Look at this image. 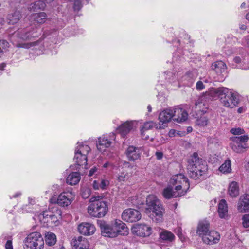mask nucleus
Masks as SVG:
<instances>
[{
    "label": "nucleus",
    "instance_id": "obj_1",
    "mask_svg": "<svg viewBox=\"0 0 249 249\" xmlns=\"http://www.w3.org/2000/svg\"><path fill=\"white\" fill-rule=\"evenodd\" d=\"M144 212L154 222L160 223L163 220L165 209L160 200L155 195L147 196Z\"/></svg>",
    "mask_w": 249,
    "mask_h": 249
},
{
    "label": "nucleus",
    "instance_id": "obj_2",
    "mask_svg": "<svg viewBox=\"0 0 249 249\" xmlns=\"http://www.w3.org/2000/svg\"><path fill=\"white\" fill-rule=\"evenodd\" d=\"M32 28H26L19 29L15 32L10 37V41L17 47H21L28 49L36 45L39 41H35L30 43H22V41L31 40L33 38L38 37L37 34L31 30Z\"/></svg>",
    "mask_w": 249,
    "mask_h": 249
},
{
    "label": "nucleus",
    "instance_id": "obj_3",
    "mask_svg": "<svg viewBox=\"0 0 249 249\" xmlns=\"http://www.w3.org/2000/svg\"><path fill=\"white\" fill-rule=\"evenodd\" d=\"M213 92L217 95L220 103L225 107L233 108L239 103L238 94L231 89L220 87L214 89Z\"/></svg>",
    "mask_w": 249,
    "mask_h": 249
},
{
    "label": "nucleus",
    "instance_id": "obj_4",
    "mask_svg": "<svg viewBox=\"0 0 249 249\" xmlns=\"http://www.w3.org/2000/svg\"><path fill=\"white\" fill-rule=\"evenodd\" d=\"M207 169L205 161L198 157L197 153H194L188 160V176L196 179L204 175Z\"/></svg>",
    "mask_w": 249,
    "mask_h": 249
},
{
    "label": "nucleus",
    "instance_id": "obj_5",
    "mask_svg": "<svg viewBox=\"0 0 249 249\" xmlns=\"http://www.w3.org/2000/svg\"><path fill=\"white\" fill-rule=\"evenodd\" d=\"M101 230L103 236L111 238L115 237L118 235H126L128 231L125 224L117 219L112 221L109 224H101Z\"/></svg>",
    "mask_w": 249,
    "mask_h": 249
},
{
    "label": "nucleus",
    "instance_id": "obj_6",
    "mask_svg": "<svg viewBox=\"0 0 249 249\" xmlns=\"http://www.w3.org/2000/svg\"><path fill=\"white\" fill-rule=\"evenodd\" d=\"M100 196H92L90 199L91 204L88 207V213L95 217H104L108 211L107 203L99 200Z\"/></svg>",
    "mask_w": 249,
    "mask_h": 249
},
{
    "label": "nucleus",
    "instance_id": "obj_7",
    "mask_svg": "<svg viewBox=\"0 0 249 249\" xmlns=\"http://www.w3.org/2000/svg\"><path fill=\"white\" fill-rule=\"evenodd\" d=\"M44 245L43 238L38 232L30 233L24 241V249H43Z\"/></svg>",
    "mask_w": 249,
    "mask_h": 249
},
{
    "label": "nucleus",
    "instance_id": "obj_8",
    "mask_svg": "<svg viewBox=\"0 0 249 249\" xmlns=\"http://www.w3.org/2000/svg\"><path fill=\"white\" fill-rule=\"evenodd\" d=\"M75 150L74 160L78 166L86 165L87 162V155L90 151V147L87 145L79 144Z\"/></svg>",
    "mask_w": 249,
    "mask_h": 249
},
{
    "label": "nucleus",
    "instance_id": "obj_9",
    "mask_svg": "<svg viewBox=\"0 0 249 249\" xmlns=\"http://www.w3.org/2000/svg\"><path fill=\"white\" fill-rule=\"evenodd\" d=\"M131 170L130 164L129 162L121 161L119 166V172L116 175L117 180L120 182H126L132 177V173Z\"/></svg>",
    "mask_w": 249,
    "mask_h": 249
},
{
    "label": "nucleus",
    "instance_id": "obj_10",
    "mask_svg": "<svg viewBox=\"0 0 249 249\" xmlns=\"http://www.w3.org/2000/svg\"><path fill=\"white\" fill-rule=\"evenodd\" d=\"M248 139L247 135L234 137L232 138V142L230 143V146L236 153L243 152L248 147L246 142Z\"/></svg>",
    "mask_w": 249,
    "mask_h": 249
},
{
    "label": "nucleus",
    "instance_id": "obj_11",
    "mask_svg": "<svg viewBox=\"0 0 249 249\" xmlns=\"http://www.w3.org/2000/svg\"><path fill=\"white\" fill-rule=\"evenodd\" d=\"M122 218L126 222H135L141 218V213L136 209H127L123 211Z\"/></svg>",
    "mask_w": 249,
    "mask_h": 249
},
{
    "label": "nucleus",
    "instance_id": "obj_12",
    "mask_svg": "<svg viewBox=\"0 0 249 249\" xmlns=\"http://www.w3.org/2000/svg\"><path fill=\"white\" fill-rule=\"evenodd\" d=\"M115 134L111 133L110 135H104L98 138V142L97 147L100 152H104L106 148L109 147L112 141L115 140Z\"/></svg>",
    "mask_w": 249,
    "mask_h": 249
},
{
    "label": "nucleus",
    "instance_id": "obj_13",
    "mask_svg": "<svg viewBox=\"0 0 249 249\" xmlns=\"http://www.w3.org/2000/svg\"><path fill=\"white\" fill-rule=\"evenodd\" d=\"M75 196V194L71 191L64 192L59 195L57 203L62 207L68 206L74 200Z\"/></svg>",
    "mask_w": 249,
    "mask_h": 249
},
{
    "label": "nucleus",
    "instance_id": "obj_14",
    "mask_svg": "<svg viewBox=\"0 0 249 249\" xmlns=\"http://www.w3.org/2000/svg\"><path fill=\"white\" fill-rule=\"evenodd\" d=\"M173 111V120L178 123L184 122L187 119V111L185 107L180 105L171 108Z\"/></svg>",
    "mask_w": 249,
    "mask_h": 249
},
{
    "label": "nucleus",
    "instance_id": "obj_15",
    "mask_svg": "<svg viewBox=\"0 0 249 249\" xmlns=\"http://www.w3.org/2000/svg\"><path fill=\"white\" fill-rule=\"evenodd\" d=\"M181 188V185H178L175 188L176 191H174L173 187L171 185H169L163 190L162 193L163 196L167 199L173 197L181 196L183 195V193L181 192H178V191H180Z\"/></svg>",
    "mask_w": 249,
    "mask_h": 249
},
{
    "label": "nucleus",
    "instance_id": "obj_16",
    "mask_svg": "<svg viewBox=\"0 0 249 249\" xmlns=\"http://www.w3.org/2000/svg\"><path fill=\"white\" fill-rule=\"evenodd\" d=\"M132 230L133 233L142 237L149 236L152 233L151 228L144 224H138Z\"/></svg>",
    "mask_w": 249,
    "mask_h": 249
},
{
    "label": "nucleus",
    "instance_id": "obj_17",
    "mask_svg": "<svg viewBox=\"0 0 249 249\" xmlns=\"http://www.w3.org/2000/svg\"><path fill=\"white\" fill-rule=\"evenodd\" d=\"M220 238L219 233L214 231H210L202 237L203 242L208 245L217 243L219 241Z\"/></svg>",
    "mask_w": 249,
    "mask_h": 249
},
{
    "label": "nucleus",
    "instance_id": "obj_18",
    "mask_svg": "<svg viewBox=\"0 0 249 249\" xmlns=\"http://www.w3.org/2000/svg\"><path fill=\"white\" fill-rule=\"evenodd\" d=\"M173 111L172 108L164 110L161 112L159 115V124L163 128L167 126V124L173 119Z\"/></svg>",
    "mask_w": 249,
    "mask_h": 249
},
{
    "label": "nucleus",
    "instance_id": "obj_19",
    "mask_svg": "<svg viewBox=\"0 0 249 249\" xmlns=\"http://www.w3.org/2000/svg\"><path fill=\"white\" fill-rule=\"evenodd\" d=\"M78 230L79 232L84 235L93 234L96 231L94 225L89 223H82L79 225Z\"/></svg>",
    "mask_w": 249,
    "mask_h": 249
},
{
    "label": "nucleus",
    "instance_id": "obj_20",
    "mask_svg": "<svg viewBox=\"0 0 249 249\" xmlns=\"http://www.w3.org/2000/svg\"><path fill=\"white\" fill-rule=\"evenodd\" d=\"M237 209L241 213L249 211V195L245 194L240 197Z\"/></svg>",
    "mask_w": 249,
    "mask_h": 249
},
{
    "label": "nucleus",
    "instance_id": "obj_21",
    "mask_svg": "<svg viewBox=\"0 0 249 249\" xmlns=\"http://www.w3.org/2000/svg\"><path fill=\"white\" fill-rule=\"evenodd\" d=\"M154 127L159 129L163 128V127H161L160 124H158L153 121H148L144 123L141 130V135L142 138L145 140H147L149 138V136L145 135V131L151 129Z\"/></svg>",
    "mask_w": 249,
    "mask_h": 249
},
{
    "label": "nucleus",
    "instance_id": "obj_22",
    "mask_svg": "<svg viewBox=\"0 0 249 249\" xmlns=\"http://www.w3.org/2000/svg\"><path fill=\"white\" fill-rule=\"evenodd\" d=\"M71 244L75 249H88L89 245L87 239L82 236L73 239Z\"/></svg>",
    "mask_w": 249,
    "mask_h": 249
},
{
    "label": "nucleus",
    "instance_id": "obj_23",
    "mask_svg": "<svg viewBox=\"0 0 249 249\" xmlns=\"http://www.w3.org/2000/svg\"><path fill=\"white\" fill-rule=\"evenodd\" d=\"M174 69L172 71H167L164 72L165 78L169 82L172 81L174 82L176 80H178L179 77L180 76V71H179L178 67L175 66Z\"/></svg>",
    "mask_w": 249,
    "mask_h": 249
},
{
    "label": "nucleus",
    "instance_id": "obj_24",
    "mask_svg": "<svg viewBox=\"0 0 249 249\" xmlns=\"http://www.w3.org/2000/svg\"><path fill=\"white\" fill-rule=\"evenodd\" d=\"M134 121H126L121 125H120L117 130L121 136L124 138L130 131L133 128Z\"/></svg>",
    "mask_w": 249,
    "mask_h": 249
},
{
    "label": "nucleus",
    "instance_id": "obj_25",
    "mask_svg": "<svg viewBox=\"0 0 249 249\" xmlns=\"http://www.w3.org/2000/svg\"><path fill=\"white\" fill-rule=\"evenodd\" d=\"M126 154L129 160L134 161L139 158L140 151L138 148L130 146L127 148Z\"/></svg>",
    "mask_w": 249,
    "mask_h": 249
},
{
    "label": "nucleus",
    "instance_id": "obj_26",
    "mask_svg": "<svg viewBox=\"0 0 249 249\" xmlns=\"http://www.w3.org/2000/svg\"><path fill=\"white\" fill-rule=\"evenodd\" d=\"M209 223L206 220L200 221L197 227V233L201 237L204 236L209 231Z\"/></svg>",
    "mask_w": 249,
    "mask_h": 249
},
{
    "label": "nucleus",
    "instance_id": "obj_27",
    "mask_svg": "<svg viewBox=\"0 0 249 249\" xmlns=\"http://www.w3.org/2000/svg\"><path fill=\"white\" fill-rule=\"evenodd\" d=\"M47 17L45 12H40L32 14L30 16V20L34 21L36 23L41 24L45 22Z\"/></svg>",
    "mask_w": 249,
    "mask_h": 249
},
{
    "label": "nucleus",
    "instance_id": "obj_28",
    "mask_svg": "<svg viewBox=\"0 0 249 249\" xmlns=\"http://www.w3.org/2000/svg\"><path fill=\"white\" fill-rule=\"evenodd\" d=\"M218 213L221 218H225L228 216V206L225 199H222L218 204Z\"/></svg>",
    "mask_w": 249,
    "mask_h": 249
},
{
    "label": "nucleus",
    "instance_id": "obj_29",
    "mask_svg": "<svg viewBox=\"0 0 249 249\" xmlns=\"http://www.w3.org/2000/svg\"><path fill=\"white\" fill-rule=\"evenodd\" d=\"M80 174L77 172H72L67 178V183L71 185L77 184L80 180Z\"/></svg>",
    "mask_w": 249,
    "mask_h": 249
},
{
    "label": "nucleus",
    "instance_id": "obj_30",
    "mask_svg": "<svg viewBox=\"0 0 249 249\" xmlns=\"http://www.w3.org/2000/svg\"><path fill=\"white\" fill-rule=\"evenodd\" d=\"M21 18L20 12L18 11H15L7 16L8 23L9 24H14L18 22Z\"/></svg>",
    "mask_w": 249,
    "mask_h": 249
},
{
    "label": "nucleus",
    "instance_id": "obj_31",
    "mask_svg": "<svg viewBox=\"0 0 249 249\" xmlns=\"http://www.w3.org/2000/svg\"><path fill=\"white\" fill-rule=\"evenodd\" d=\"M228 194L232 197H236L239 195V186L236 182L233 181L230 183L229 186Z\"/></svg>",
    "mask_w": 249,
    "mask_h": 249
},
{
    "label": "nucleus",
    "instance_id": "obj_32",
    "mask_svg": "<svg viewBox=\"0 0 249 249\" xmlns=\"http://www.w3.org/2000/svg\"><path fill=\"white\" fill-rule=\"evenodd\" d=\"M212 68L218 74L224 72L226 69V64L222 61H218L212 64Z\"/></svg>",
    "mask_w": 249,
    "mask_h": 249
},
{
    "label": "nucleus",
    "instance_id": "obj_33",
    "mask_svg": "<svg viewBox=\"0 0 249 249\" xmlns=\"http://www.w3.org/2000/svg\"><path fill=\"white\" fill-rule=\"evenodd\" d=\"M46 6L45 2L41 0L35 1L34 3H31L28 7L29 10L31 12H36L39 10H43Z\"/></svg>",
    "mask_w": 249,
    "mask_h": 249
},
{
    "label": "nucleus",
    "instance_id": "obj_34",
    "mask_svg": "<svg viewBox=\"0 0 249 249\" xmlns=\"http://www.w3.org/2000/svg\"><path fill=\"white\" fill-rule=\"evenodd\" d=\"M160 238L165 241L172 242L175 239V235L171 232L164 230L160 234Z\"/></svg>",
    "mask_w": 249,
    "mask_h": 249
},
{
    "label": "nucleus",
    "instance_id": "obj_35",
    "mask_svg": "<svg viewBox=\"0 0 249 249\" xmlns=\"http://www.w3.org/2000/svg\"><path fill=\"white\" fill-rule=\"evenodd\" d=\"M45 242L46 244L49 246L54 245L56 242V235L53 233L47 232L45 235Z\"/></svg>",
    "mask_w": 249,
    "mask_h": 249
},
{
    "label": "nucleus",
    "instance_id": "obj_36",
    "mask_svg": "<svg viewBox=\"0 0 249 249\" xmlns=\"http://www.w3.org/2000/svg\"><path fill=\"white\" fill-rule=\"evenodd\" d=\"M219 171L224 174L229 173L231 171V163L230 160L228 159L220 166Z\"/></svg>",
    "mask_w": 249,
    "mask_h": 249
},
{
    "label": "nucleus",
    "instance_id": "obj_37",
    "mask_svg": "<svg viewBox=\"0 0 249 249\" xmlns=\"http://www.w3.org/2000/svg\"><path fill=\"white\" fill-rule=\"evenodd\" d=\"M181 180H183V181L187 182V180L186 179L184 176L181 174H179L173 176L170 180V183L172 185H175L177 184L178 183H181Z\"/></svg>",
    "mask_w": 249,
    "mask_h": 249
},
{
    "label": "nucleus",
    "instance_id": "obj_38",
    "mask_svg": "<svg viewBox=\"0 0 249 249\" xmlns=\"http://www.w3.org/2000/svg\"><path fill=\"white\" fill-rule=\"evenodd\" d=\"M91 189L87 187H83L81 190V195L84 199L88 198L91 194Z\"/></svg>",
    "mask_w": 249,
    "mask_h": 249
},
{
    "label": "nucleus",
    "instance_id": "obj_39",
    "mask_svg": "<svg viewBox=\"0 0 249 249\" xmlns=\"http://www.w3.org/2000/svg\"><path fill=\"white\" fill-rule=\"evenodd\" d=\"M70 1L73 2V8L74 11H79L82 8V0H70ZM87 3L89 1V0H86Z\"/></svg>",
    "mask_w": 249,
    "mask_h": 249
},
{
    "label": "nucleus",
    "instance_id": "obj_40",
    "mask_svg": "<svg viewBox=\"0 0 249 249\" xmlns=\"http://www.w3.org/2000/svg\"><path fill=\"white\" fill-rule=\"evenodd\" d=\"M9 43L5 40H0V57L8 47Z\"/></svg>",
    "mask_w": 249,
    "mask_h": 249
},
{
    "label": "nucleus",
    "instance_id": "obj_41",
    "mask_svg": "<svg viewBox=\"0 0 249 249\" xmlns=\"http://www.w3.org/2000/svg\"><path fill=\"white\" fill-rule=\"evenodd\" d=\"M208 122L207 118L205 117H201L200 118L197 119L196 124L200 126H206Z\"/></svg>",
    "mask_w": 249,
    "mask_h": 249
},
{
    "label": "nucleus",
    "instance_id": "obj_42",
    "mask_svg": "<svg viewBox=\"0 0 249 249\" xmlns=\"http://www.w3.org/2000/svg\"><path fill=\"white\" fill-rule=\"evenodd\" d=\"M52 213L50 211L43 212V213L39 215V218L41 221H42L44 223L45 222V220L49 219V217Z\"/></svg>",
    "mask_w": 249,
    "mask_h": 249
},
{
    "label": "nucleus",
    "instance_id": "obj_43",
    "mask_svg": "<svg viewBox=\"0 0 249 249\" xmlns=\"http://www.w3.org/2000/svg\"><path fill=\"white\" fill-rule=\"evenodd\" d=\"M242 224L244 228L249 227V214H246L244 215L242 218Z\"/></svg>",
    "mask_w": 249,
    "mask_h": 249
},
{
    "label": "nucleus",
    "instance_id": "obj_44",
    "mask_svg": "<svg viewBox=\"0 0 249 249\" xmlns=\"http://www.w3.org/2000/svg\"><path fill=\"white\" fill-rule=\"evenodd\" d=\"M49 219H50V220H48V219L45 220V222H46L48 225H52L57 221V217L55 215L53 214V213L50 215Z\"/></svg>",
    "mask_w": 249,
    "mask_h": 249
},
{
    "label": "nucleus",
    "instance_id": "obj_45",
    "mask_svg": "<svg viewBox=\"0 0 249 249\" xmlns=\"http://www.w3.org/2000/svg\"><path fill=\"white\" fill-rule=\"evenodd\" d=\"M230 132L235 135H239L243 134L244 132V129H241L240 128H232Z\"/></svg>",
    "mask_w": 249,
    "mask_h": 249
},
{
    "label": "nucleus",
    "instance_id": "obj_46",
    "mask_svg": "<svg viewBox=\"0 0 249 249\" xmlns=\"http://www.w3.org/2000/svg\"><path fill=\"white\" fill-rule=\"evenodd\" d=\"M109 184V181L106 179H102L100 182V188L102 189H106L107 187L108 186Z\"/></svg>",
    "mask_w": 249,
    "mask_h": 249
},
{
    "label": "nucleus",
    "instance_id": "obj_47",
    "mask_svg": "<svg viewBox=\"0 0 249 249\" xmlns=\"http://www.w3.org/2000/svg\"><path fill=\"white\" fill-rule=\"evenodd\" d=\"M203 106L204 104H202L200 99H198V100L195 103V108L197 109L198 111H200L202 106Z\"/></svg>",
    "mask_w": 249,
    "mask_h": 249
},
{
    "label": "nucleus",
    "instance_id": "obj_48",
    "mask_svg": "<svg viewBox=\"0 0 249 249\" xmlns=\"http://www.w3.org/2000/svg\"><path fill=\"white\" fill-rule=\"evenodd\" d=\"M205 86L202 81H199L196 84V89L198 90H201L204 89Z\"/></svg>",
    "mask_w": 249,
    "mask_h": 249
},
{
    "label": "nucleus",
    "instance_id": "obj_49",
    "mask_svg": "<svg viewBox=\"0 0 249 249\" xmlns=\"http://www.w3.org/2000/svg\"><path fill=\"white\" fill-rule=\"evenodd\" d=\"M97 170L98 169L96 167H93L89 170L88 176L89 177H91L93 176L95 174V173L97 172Z\"/></svg>",
    "mask_w": 249,
    "mask_h": 249
},
{
    "label": "nucleus",
    "instance_id": "obj_50",
    "mask_svg": "<svg viewBox=\"0 0 249 249\" xmlns=\"http://www.w3.org/2000/svg\"><path fill=\"white\" fill-rule=\"evenodd\" d=\"M208 143L210 144H214L215 145L218 144V140L215 138H210L208 141Z\"/></svg>",
    "mask_w": 249,
    "mask_h": 249
},
{
    "label": "nucleus",
    "instance_id": "obj_51",
    "mask_svg": "<svg viewBox=\"0 0 249 249\" xmlns=\"http://www.w3.org/2000/svg\"><path fill=\"white\" fill-rule=\"evenodd\" d=\"M238 68H240V69H243V70H248V69H249V62L247 64H239L238 66Z\"/></svg>",
    "mask_w": 249,
    "mask_h": 249
},
{
    "label": "nucleus",
    "instance_id": "obj_52",
    "mask_svg": "<svg viewBox=\"0 0 249 249\" xmlns=\"http://www.w3.org/2000/svg\"><path fill=\"white\" fill-rule=\"evenodd\" d=\"M93 187L95 190H98L100 188V182L97 180H94L93 182Z\"/></svg>",
    "mask_w": 249,
    "mask_h": 249
},
{
    "label": "nucleus",
    "instance_id": "obj_53",
    "mask_svg": "<svg viewBox=\"0 0 249 249\" xmlns=\"http://www.w3.org/2000/svg\"><path fill=\"white\" fill-rule=\"evenodd\" d=\"M6 249H13L12 242L11 240H8L5 244Z\"/></svg>",
    "mask_w": 249,
    "mask_h": 249
},
{
    "label": "nucleus",
    "instance_id": "obj_54",
    "mask_svg": "<svg viewBox=\"0 0 249 249\" xmlns=\"http://www.w3.org/2000/svg\"><path fill=\"white\" fill-rule=\"evenodd\" d=\"M169 135L170 137L175 136L177 135H180L178 132H176L175 130L172 129L169 131Z\"/></svg>",
    "mask_w": 249,
    "mask_h": 249
},
{
    "label": "nucleus",
    "instance_id": "obj_55",
    "mask_svg": "<svg viewBox=\"0 0 249 249\" xmlns=\"http://www.w3.org/2000/svg\"><path fill=\"white\" fill-rule=\"evenodd\" d=\"M157 159L160 160L163 157V153L161 152H156L155 153Z\"/></svg>",
    "mask_w": 249,
    "mask_h": 249
},
{
    "label": "nucleus",
    "instance_id": "obj_56",
    "mask_svg": "<svg viewBox=\"0 0 249 249\" xmlns=\"http://www.w3.org/2000/svg\"><path fill=\"white\" fill-rule=\"evenodd\" d=\"M234 62L237 64H239L241 62V58L239 56L235 57L233 59Z\"/></svg>",
    "mask_w": 249,
    "mask_h": 249
},
{
    "label": "nucleus",
    "instance_id": "obj_57",
    "mask_svg": "<svg viewBox=\"0 0 249 249\" xmlns=\"http://www.w3.org/2000/svg\"><path fill=\"white\" fill-rule=\"evenodd\" d=\"M21 195V193H19V192H17L14 195H13L12 197L10 196V198H16V197H18L19 196H20Z\"/></svg>",
    "mask_w": 249,
    "mask_h": 249
},
{
    "label": "nucleus",
    "instance_id": "obj_58",
    "mask_svg": "<svg viewBox=\"0 0 249 249\" xmlns=\"http://www.w3.org/2000/svg\"><path fill=\"white\" fill-rule=\"evenodd\" d=\"M5 66H6V64H5L4 63L0 64V70H3Z\"/></svg>",
    "mask_w": 249,
    "mask_h": 249
},
{
    "label": "nucleus",
    "instance_id": "obj_59",
    "mask_svg": "<svg viewBox=\"0 0 249 249\" xmlns=\"http://www.w3.org/2000/svg\"><path fill=\"white\" fill-rule=\"evenodd\" d=\"M29 203L31 205H33L35 204V200L33 199L29 198Z\"/></svg>",
    "mask_w": 249,
    "mask_h": 249
},
{
    "label": "nucleus",
    "instance_id": "obj_60",
    "mask_svg": "<svg viewBox=\"0 0 249 249\" xmlns=\"http://www.w3.org/2000/svg\"><path fill=\"white\" fill-rule=\"evenodd\" d=\"M178 53H179V52H178H178H176V53H173V54H174V55H173L174 58H173V62L174 63H175V61H177V58H176V59H175V55H178Z\"/></svg>",
    "mask_w": 249,
    "mask_h": 249
},
{
    "label": "nucleus",
    "instance_id": "obj_61",
    "mask_svg": "<svg viewBox=\"0 0 249 249\" xmlns=\"http://www.w3.org/2000/svg\"><path fill=\"white\" fill-rule=\"evenodd\" d=\"M180 228H179L178 229V236L180 238H181V232L180 231Z\"/></svg>",
    "mask_w": 249,
    "mask_h": 249
},
{
    "label": "nucleus",
    "instance_id": "obj_62",
    "mask_svg": "<svg viewBox=\"0 0 249 249\" xmlns=\"http://www.w3.org/2000/svg\"><path fill=\"white\" fill-rule=\"evenodd\" d=\"M147 110H148V111L149 112H151V111H152V107H151V105H149L147 106Z\"/></svg>",
    "mask_w": 249,
    "mask_h": 249
},
{
    "label": "nucleus",
    "instance_id": "obj_63",
    "mask_svg": "<svg viewBox=\"0 0 249 249\" xmlns=\"http://www.w3.org/2000/svg\"><path fill=\"white\" fill-rule=\"evenodd\" d=\"M245 40L246 41V43H247V45L249 46V36H248L246 38H245Z\"/></svg>",
    "mask_w": 249,
    "mask_h": 249
},
{
    "label": "nucleus",
    "instance_id": "obj_64",
    "mask_svg": "<svg viewBox=\"0 0 249 249\" xmlns=\"http://www.w3.org/2000/svg\"><path fill=\"white\" fill-rule=\"evenodd\" d=\"M245 168L247 170L249 171V161L245 165Z\"/></svg>",
    "mask_w": 249,
    "mask_h": 249
}]
</instances>
